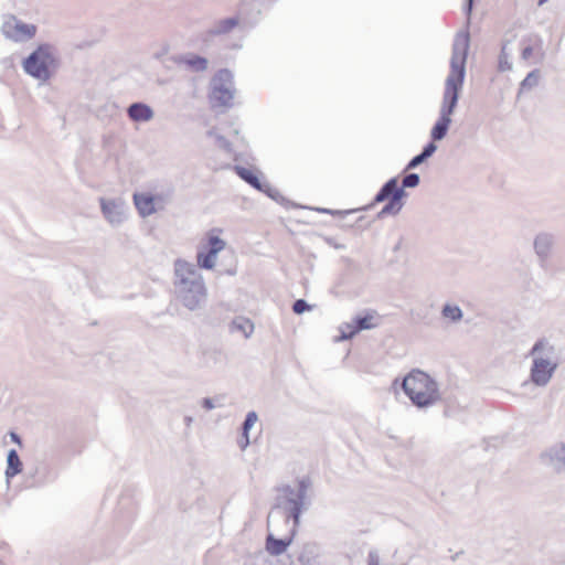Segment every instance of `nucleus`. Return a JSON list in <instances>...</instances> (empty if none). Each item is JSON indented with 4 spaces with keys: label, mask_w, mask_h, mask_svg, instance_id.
Returning <instances> with one entry per match:
<instances>
[{
    "label": "nucleus",
    "mask_w": 565,
    "mask_h": 565,
    "mask_svg": "<svg viewBox=\"0 0 565 565\" xmlns=\"http://www.w3.org/2000/svg\"><path fill=\"white\" fill-rule=\"evenodd\" d=\"M289 527V533L290 535L289 536H286V537H282V539H277L275 536V533H279V530L277 531H274L273 529H268V534L266 536V551L273 555V556H279L281 555L282 553H285L288 548V546L291 544L292 542V536L295 534V532H291V525L288 526ZM278 529H280V526H278Z\"/></svg>",
    "instance_id": "ddd939ff"
},
{
    "label": "nucleus",
    "mask_w": 565,
    "mask_h": 565,
    "mask_svg": "<svg viewBox=\"0 0 565 565\" xmlns=\"http://www.w3.org/2000/svg\"><path fill=\"white\" fill-rule=\"evenodd\" d=\"M318 557V548L315 543L305 544L298 553V565H316Z\"/></svg>",
    "instance_id": "aec40b11"
},
{
    "label": "nucleus",
    "mask_w": 565,
    "mask_h": 565,
    "mask_svg": "<svg viewBox=\"0 0 565 565\" xmlns=\"http://www.w3.org/2000/svg\"><path fill=\"white\" fill-rule=\"evenodd\" d=\"M311 484L309 478H301L292 484L278 488L275 504L267 516V526L277 531L278 526H289L292 522L291 532H296L300 514L310 505L308 490Z\"/></svg>",
    "instance_id": "f03ea898"
},
{
    "label": "nucleus",
    "mask_w": 565,
    "mask_h": 565,
    "mask_svg": "<svg viewBox=\"0 0 565 565\" xmlns=\"http://www.w3.org/2000/svg\"><path fill=\"white\" fill-rule=\"evenodd\" d=\"M254 329V322L250 319L243 316L235 317L228 324V331L231 333L239 332L244 335L245 339L252 337Z\"/></svg>",
    "instance_id": "6ab92c4d"
},
{
    "label": "nucleus",
    "mask_w": 565,
    "mask_h": 565,
    "mask_svg": "<svg viewBox=\"0 0 565 565\" xmlns=\"http://www.w3.org/2000/svg\"><path fill=\"white\" fill-rule=\"evenodd\" d=\"M312 306L308 305L305 299H297L292 305V310L297 315H301L307 310H310Z\"/></svg>",
    "instance_id": "f704fd0d"
},
{
    "label": "nucleus",
    "mask_w": 565,
    "mask_h": 565,
    "mask_svg": "<svg viewBox=\"0 0 565 565\" xmlns=\"http://www.w3.org/2000/svg\"><path fill=\"white\" fill-rule=\"evenodd\" d=\"M127 115L129 119L135 122H147L153 118L154 113L149 105L142 102H137L128 106Z\"/></svg>",
    "instance_id": "f3484780"
},
{
    "label": "nucleus",
    "mask_w": 565,
    "mask_h": 565,
    "mask_svg": "<svg viewBox=\"0 0 565 565\" xmlns=\"http://www.w3.org/2000/svg\"><path fill=\"white\" fill-rule=\"evenodd\" d=\"M356 211H360V209H353V210H329V209H324V207H320V213H327V214H332V215H338L340 216L341 218H344L347 215L351 214V213H354Z\"/></svg>",
    "instance_id": "c9c22d12"
},
{
    "label": "nucleus",
    "mask_w": 565,
    "mask_h": 565,
    "mask_svg": "<svg viewBox=\"0 0 565 565\" xmlns=\"http://www.w3.org/2000/svg\"><path fill=\"white\" fill-rule=\"evenodd\" d=\"M192 422H193V418L191 416L184 417V423L188 427L191 426Z\"/></svg>",
    "instance_id": "49530a36"
},
{
    "label": "nucleus",
    "mask_w": 565,
    "mask_h": 565,
    "mask_svg": "<svg viewBox=\"0 0 565 565\" xmlns=\"http://www.w3.org/2000/svg\"><path fill=\"white\" fill-rule=\"evenodd\" d=\"M57 65L58 58L55 54V50L49 43L40 44L22 62L23 71L31 77L41 82H47L52 76L50 68H55Z\"/></svg>",
    "instance_id": "423d86ee"
},
{
    "label": "nucleus",
    "mask_w": 565,
    "mask_h": 565,
    "mask_svg": "<svg viewBox=\"0 0 565 565\" xmlns=\"http://www.w3.org/2000/svg\"><path fill=\"white\" fill-rule=\"evenodd\" d=\"M425 161H426L425 157L422 156V153H418L408 161V163L406 166V170H413Z\"/></svg>",
    "instance_id": "4c0bfd02"
},
{
    "label": "nucleus",
    "mask_w": 565,
    "mask_h": 565,
    "mask_svg": "<svg viewBox=\"0 0 565 565\" xmlns=\"http://www.w3.org/2000/svg\"><path fill=\"white\" fill-rule=\"evenodd\" d=\"M201 404H202V407L205 408L206 411H211L215 407L213 399L210 397L203 398Z\"/></svg>",
    "instance_id": "79ce46f5"
},
{
    "label": "nucleus",
    "mask_w": 565,
    "mask_h": 565,
    "mask_svg": "<svg viewBox=\"0 0 565 565\" xmlns=\"http://www.w3.org/2000/svg\"><path fill=\"white\" fill-rule=\"evenodd\" d=\"M22 471V461L15 449H10L7 456L6 477L11 479Z\"/></svg>",
    "instance_id": "4be33fe9"
},
{
    "label": "nucleus",
    "mask_w": 565,
    "mask_h": 565,
    "mask_svg": "<svg viewBox=\"0 0 565 565\" xmlns=\"http://www.w3.org/2000/svg\"><path fill=\"white\" fill-rule=\"evenodd\" d=\"M505 49H507L505 45H503L501 49L500 56H499L498 68L501 72L512 70V63L509 60V54L507 53Z\"/></svg>",
    "instance_id": "7c9ffc66"
},
{
    "label": "nucleus",
    "mask_w": 565,
    "mask_h": 565,
    "mask_svg": "<svg viewBox=\"0 0 565 565\" xmlns=\"http://www.w3.org/2000/svg\"><path fill=\"white\" fill-rule=\"evenodd\" d=\"M533 54V47L531 45H526L522 50L521 57L525 61H527Z\"/></svg>",
    "instance_id": "a19ab883"
},
{
    "label": "nucleus",
    "mask_w": 565,
    "mask_h": 565,
    "mask_svg": "<svg viewBox=\"0 0 565 565\" xmlns=\"http://www.w3.org/2000/svg\"><path fill=\"white\" fill-rule=\"evenodd\" d=\"M36 31L38 28L35 24L25 23L13 14L6 15L1 24L2 35L17 43H25L32 40Z\"/></svg>",
    "instance_id": "1a4fd4ad"
},
{
    "label": "nucleus",
    "mask_w": 565,
    "mask_h": 565,
    "mask_svg": "<svg viewBox=\"0 0 565 565\" xmlns=\"http://www.w3.org/2000/svg\"><path fill=\"white\" fill-rule=\"evenodd\" d=\"M259 191L265 193L268 198H270L277 203H280L282 205L287 203V200L282 196V194L276 188H273L267 182L263 183V190Z\"/></svg>",
    "instance_id": "c85d7f7f"
},
{
    "label": "nucleus",
    "mask_w": 565,
    "mask_h": 565,
    "mask_svg": "<svg viewBox=\"0 0 565 565\" xmlns=\"http://www.w3.org/2000/svg\"><path fill=\"white\" fill-rule=\"evenodd\" d=\"M547 0H539V6H542L544 2H546Z\"/></svg>",
    "instance_id": "de8ad7c7"
},
{
    "label": "nucleus",
    "mask_w": 565,
    "mask_h": 565,
    "mask_svg": "<svg viewBox=\"0 0 565 565\" xmlns=\"http://www.w3.org/2000/svg\"><path fill=\"white\" fill-rule=\"evenodd\" d=\"M420 182V178L417 173H408L402 180V186L405 191L406 188H416Z\"/></svg>",
    "instance_id": "2f4dec72"
},
{
    "label": "nucleus",
    "mask_w": 565,
    "mask_h": 565,
    "mask_svg": "<svg viewBox=\"0 0 565 565\" xmlns=\"http://www.w3.org/2000/svg\"><path fill=\"white\" fill-rule=\"evenodd\" d=\"M237 444H238V447L242 450H245L248 447V445L250 444V441H249V433H246V431L242 430V435L238 438Z\"/></svg>",
    "instance_id": "58836bf2"
},
{
    "label": "nucleus",
    "mask_w": 565,
    "mask_h": 565,
    "mask_svg": "<svg viewBox=\"0 0 565 565\" xmlns=\"http://www.w3.org/2000/svg\"><path fill=\"white\" fill-rule=\"evenodd\" d=\"M174 63L183 65L192 72H204L207 70L209 61L194 53H185L173 57Z\"/></svg>",
    "instance_id": "dca6fc26"
},
{
    "label": "nucleus",
    "mask_w": 565,
    "mask_h": 565,
    "mask_svg": "<svg viewBox=\"0 0 565 565\" xmlns=\"http://www.w3.org/2000/svg\"><path fill=\"white\" fill-rule=\"evenodd\" d=\"M235 88L231 71L220 70L211 79L210 104L213 109L233 106Z\"/></svg>",
    "instance_id": "0eeeda50"
},
{
    "label": "nucleus",
    "mask_w": 565,
    "mask_h": 565,
    "mask_svg": "<svg viewBox=\"0 0 565 565\" xmlns=\"http://www.w3.org/2000/svg\"><path fill=\"white\" fill-rule=\"evenodd\" d=\"M10 436H11V439H12L13 441H15V443H18V444H20V443H21V439H20V437H19V435H18V434H15V433H11V434H10Z\"/></svg>",
    "instance_id": "c03bdc74"
},
{
    "label": "nucleus",
    "mask_w": 565,
    "mask_h": 565,
    "mask_svg": "<svg viewBox=\"0 0 565 565\" xmlns=\"http://www.w3.org/2000/svg\"><path fill=\"white\" fill-rule=\"evenodd\" d=\"M174 292L178 300L189 310L204 307L207 290L201 273L194 264L183 259L174 262Z\"/></svg>",
    "instance_id": "7ed1b4c3"
},
{
    "label": "nucleus",
    "mask_w": 565,
    "mask_h": 565,
    "mask_svg": "<svg viewBox=\"0 0 565 565\" xmlns=\"http://www.w3.org/2000/svg\"><path fill=\"white\" fill-rule=\"evenodd\" d=\"M402 390L418 408H426L440 401L438 383L420 370L411 371L402 381Z\"/></svg>",
    "instance_id": "20e7f679"
},
{
    "label": "nucleus",
    "mask_w": 565,
    "mask_h": 565,
    "mask_svg": "<svg viewBox=\"0 0 565 565\" xmlns=\"http://www.w3.org/2000/svg\"><path fill=\"white\" fill-rule=\"evenodd\" d=\"M134 203L141 217H148L157 213L156 206L153 205L152 193H135Z\"/></svg>",
    "instance_id": "a211bd4d"
},
{
    "label": "nucleus",
    "mask_w": 565,
    "mask_h": 565,
    "mask_svg": "<svg viewBox=\"0 0 565 565\" xmlns=\"http://www.w3.org/2000/svg\"><path fill=\"white\" fill-rule=\"evenodd\" d=\"M381 323V316L374 310H363L351 318L350 321L343 322L339 330L340 335L335 338L337 341H344L352 339L355 334L363 330H371L379 327Z\"/></svg>",
    "instance_id": "6e6552de"
},
{
    "label": "nucleus",
    "mask_w": 565,
    "mask_h": 565,
    "mask_svg": "<svg viewBox=\"0 0 565 565\" xmlns=\"http://www.w3.org/2000/svg\"><path fill=\"white\" fill-rule=\"evenodd\" d=\"M100 210L104 217L111 225H119L126 218V204L121 199L107 200L104 198L99 199Z\"/></svg>",
    "instance_id": "9b49d317"
},
{
    "label": "nucleus",
    "mask_w": 565,
    "mask_h": 565,
    "mask_svg": "<svg viewBox=\"0 0 565 565\" xmlns=\"http://www.w3.org/2000/svg\"><path fill=\"white\" fill-rule=\"evenodd\" d=\"M324 241H326L327 244H329L330 246H333L337 249H344L345 248V245L335 243L334 239L331 238V237H324Z\"/></svg>",
    "instance_id": "37998d69"
},
{
    "label": "nucleus",
    "mask_w": 565,
    "mask_h": 565,
    "mask_svg": "<svg viewBox=\"0 0 565 565\" xmlns=\"http://www.w3.org/2000/svg\"><path fill=\"white\" fill-rule=\"evenodd\" d=\"M367 565H380V557L376 551H371L369 553Z\"/></svg>",
    "instance_id": "ea45409f"
},
{
    "label": "nucleus",
    "mask_w": 565,
    "mask_h": 565,
    "mask_svg": "<svg viewBox=\"0 0 565 565\" xmlns=\"http://www.w3.org/2000/svg\"><path fill=\"white\" fill-rule=\"evenodd\" d=\"M207 136L215 137L216 145L220 148H222V149H224V150H226L228 152L231 151V143H230V141L224 136L216 134L215 129L209 130L207 131Z\"/></svg>",
    "instance_id": "473e14b6"
},
{
    "label": "nucleus",
    "mask_w": 565,
    "mask_h": 565,
    "mask_svg": "<svg viewBox=\"0 0 565 565\" xmlns=\"http://www.w3.org/2000/svg\"><path fill=\"white\" fill-rule=\"evenodd\" d=\"M224 361V353L221 349L215 347L205 348L202 351V362L207 367L216 366Z\"/></svg>",
    "instance_id": "412c9836"
},
{
    "label": "nucleus",
    "mask_w": 565,
    "mask_h": 565,
    "mask_svg": "<svg viewBox=\"0 0 565 565\" xmlns=\"http://www.w3.org/2000/svg\"><path fill=\"white\" fill-rule=\"evenodd\" d=\"M386 204L382 207V210L379 212L377 217H384L386 215H397L403 206V198H393L392 200H386Z\"/></svg>",
    "instance_id": "393cba45"
},
{
    "label": "nucleus",
    "mask_w": 565,
    "mask_h": 565,
    "mask_svg": "<svg viewBox=\"0 0 565 565\" xmlns=\"http://www.w3.org/2000/svg\"><path fill=\"white\" fill-rule=\"evenodd\" d=\"M234 170L236 174L247 184L256 190H263L264 182L259 180L258 175L253 170L242 166H235Z\"/></svg>",
    "instance_id": "5701e85b"
},
{
    "label": "nucleus",
    "mask_w": 565,
    "mask_h": 565,
    "mask_svg": "<svg viewBox=\"0 0 565 565\" xmlns=\"http://www.w3.org/2000/svg\"><path fill=\"white\" fill-rule=\"evenodd\" d=\"M469 45L470 35L468 32H459L456 34L452 43L450 72L445 81L439 117L430 130V138L433 140H443L447 136L451 124V116L457 107L465 82Z\"/></svg>",
    "instance_id": "f257e3e1"
},
{
    "label": "nucleus",
    "mask_w": 565,
    "mask_h": 565,
    "mask_svg": "<svg viewBox=\"0 0 565 565\" xmlns=\"http://www.w3.org/2000/svg\"><path fill=\"white\" fill-rule=\"evenodd\" d=\"M435 141L436 140H433L430 142H428L422 150V156L425 157V159L427 160L428 158H430L437 150V146L435 145Z\"/></svg>",
    "instance_id": "e433bc0d"
},
{
    "label": "nucleus",
    "mask_w": 565,
    "mask_h": 565,
    "mask_svg": "<svg viewBox=\"0 0 565 565\" xmlns=\"http://www.w3.org/2000/svg\"><path fill=\"white\" fill-rule=\"evenodd\" d=\"M238 24H239L238 17H230L226 19H222L214 24L213 29L211 30V33L213 35L227 34L234 28H236Z\"/></svg>",
    "instance_id": "b1692460"
},
{
    "label": "nucleus",
    "mask_w": 565,
    "mask_h": 565,
    "mask_svg": "<svg viewBox=\"0 0 565 565\" xmlns=\"http://www.w3.org/2000/svg\"><path fill=\"white\" fill-rule=\"evenodd\" d=\"M404 198L406 195V192L403 190V188H399L398 185V179L391 178L388 181H386L380 191L374 196L373 204L385 202L386 200H392L393 198Z\"/></svg>",
    "instance_id": "2eb2a0df"
},
{
    "label": "nucleus",
    "mask_w": 565,
    "mask_h": 565,
    "mask_svg": "<svg viewBox=\"0 0 565 565\" xmlns=\"http://www.w3.org/2000/svg\"><path fill=\"white\" fill-rule=\"evenodd\" d=\"M544 465L552 468L555 472L565 471V441H558L548 447L541 455Z\"/></svg>",
    "instance_id": "f8f14e48"
},
{
    "label": "nucleus",
    "mask_w": 565,
    "mask_h": 565,
    "mask_svg": "<svg viewBox=\"0 0 565 565\" xmlns=\"http://www.w3.org/2000/svg\"><path fill=\"white\" fill-rule=\"evenodd\" d=\"M173 190L169 189L163 192H158L152 194L153 205L156 206V212L162 211L166 206L172 201Z\"/></svg>",
    "instance_id": "bb28decb"
},
{
    "label": "nucleus",
    "mask_w": 565,
    "mask_h": 565,
    "mask_svg": "<svg viewBox=\"0 0 565 565\" xmlns=\"http://www.w3.org/2000/svg\"><path fill=\"white\" fill-rule=\"evenodd\" d=\"M473 0H467V12L470 14L472 10Z\"/></svg>",
    "instance_id": "a18cd8bd"
},
{
    "label": "nucleus",
    "mask_w": 565,
    "mask_h": 565,
    "mask_svg": "<svg viewBox=\"0 0 565 565\" xmlns=\"http://www.w3.org/2000/svg\"><path fill=\"white\" fill-rule=\"evenodd\" d=\"M257 419H258V415H257L256 412H254V411L248 412L246 414V416H245V419H244L243 424H242V430L246 431V433H249V430L255 425Z\"/></svg>",
    "instance_id": "72a5a7b5"
},
{
    "label": "nucleus",
    "mask_w": 565,
    "mask_h": 565,
    "mask_svg": "<svg viewBox=\"0 0 565 565\" xmlns=\"http://www.w3.org/2000/svg\"><path fill=\"white\" fill-rule=\"evenodd\" d=\"M529 354L533 360L530 369L531 382L540 387L546 386L559 364L555 347L548 340L540 339Z\"/></svg>",
    "instance_id": "39448f33"
},
{
    "label": "nucleus",
    "mask_w": 565,
    "mask_h": 565,
    "mask_svg": "<svg viewBox=\"0 0 565 565\" xmlns=\"http://www.w3.org/2000/svg\"><path fill=\"white\" fill-rule=\"evenodd\" d=\"M555 245V236L552 233L541 232L534 237L533 247L540 262H546Z\"/></svg>",
    "instance_id": "4468645a"
},
{
    "label": "nucleus",
    "mask_w": 565,
    "mask_h": 565,
    "mask_svg": "<svg viewBox=\"0 0 565 565\" xmlns=\"http://www.w3.org/2000/svg\"><path fill=\"white\" fill-rule=\"evenodd\" d=\"M225 241L216 235L209 236V249L206 253L198 252L196 262L198 266L203 269H213L216 262L217 254L225 248Z\"/></svg>",
    "instance_id": "9d476101"
},
{
    "label": "nucleus",
    "mask_w": 565,
    "mask_h": 565,
    "mask_svg": "<svg viewBox=\"0 0 565 565\" xmlns=\"http://www.w3.org/2000/svg\"><path fill=\"white\" fill-rule=\"evenodd\" d=\"M441 317L450 322H459L462 319L463 313L459 306L445 303L441 309Z\"/></svg>",
    "instance_id": "a878e982"
},
{
    "label": "nucleus",
    "mask_w": 565,
    "mask_h": 565,
    "mask_svg": "<svg viewBox=\"0 0 565 565\" xmlns=\"http://www.w3.org/2000/svg\"><path fill=\"white\" fill-rule=\"evenodd\" d=\"M540 79V71H531L520 84L519 95L524 90H530L537 86Z\"/></svg>",
    "instance_id": "cd10ccee"
},
{
    "label": "nucleus",
    "mask_w": 565,
    "mask_h": 565,
    "mask_svg": "<svg viewBox=\"0 0 565 565\" xmlns=\"http://www.w3.org/2000/svg\"><path fill=\"white\" fill-rule=\"evenodd\" d=\"M259 191L265 193L268 198H270L277 203H280L282 205L287 203V200L282 196V194L276 188H273L267 182L263 183V190Z\"/></svg>",
    "instance_id": "c756f323"
}]
</instances>
